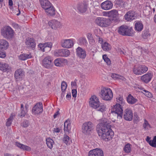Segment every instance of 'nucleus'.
Masks as SVG:
<instances>
[{"label":"nucleus","instance_id":"obj_1","mask_svg":"<svg viewBox=\"0 0 156 156\" xmlns=\"http://www.w3.org/2000/svg\"><path fill=\"white\" fill-rule=\"evenodd\" d=\"M96 130L99 136L103 140L108 141L112 140L114 132L111 128V125L105 118L101 120V122L97 126Z\"/></svg>","mask_w":156,"mask_h":156},{"label":"nucleus","instance_id":"obj_2","mask_svg":"<svg viewBox=\"0 0 156 156\" xmlns=\"http://www.w3.org/2000/svg\"><path fill=\"white\" fill-rule=\"evenodd\" d=\"M89 104L90 106L97 111L103 112L106 110L105 106L100 103L98 98L95 95L90 98Z\"/></svg>","mask_w":156,"mask_h":156},{"label":"nucleus","instance_id":"obj_3","mask_svg":"<svg viewBox=\"0 0 156 156\" xmlns=\"http://www.w3.org/2000/svg\"><path fill=\"white\" fill-rule=\"evenodd\" d=\"M118 32L119 34L123 36H133L134 35L132 27L126 25H123L119 27Z\"/></svg>","mask_w":156,"mask_h":156},{"label":"nucleus","instance_id":"obj_4","mask_svg":"<svg viewBox=\"0 0 156 156\" xmlns=\"http://www.w3.org/2000/svg\"><path fill=\"white\" fill-rule=\"evenodd\" d=\"M100 94L101 97L105 100L110 101L113 97L112 92L110 88L106 87L101 88Z\"/></svg>","mask_w":156,"mask_h":156},{"label":"nucleus","instance_id":"obj_5","mask_svg":"<svg viewBox=\"0 0 156 156\" xmlns=\"http://www.w3.org/2000/svg\"><path fill=\"white\" fill-rule=\"evenodd\" d=\"M1 33L4 37L10 39L13 37L14 31L10 27L6 26L1 30Z\"/></svg>","mask_w":156,"mask_h":156},{"label":"nucleus","instance_id":"obj_6","mask_svg":"<svg viewBox=\"0 0 156 156\" xmlns=\"http://www.w3.org/2000/svg\"><path fill=\"white\" fill-rule=\"evenodd\" d=\"M111 112L117 115L118 118L121 119L122 117L123 110L122 105L119 104H116L113 105L112 109Z\"/></svg>","mask_w":156,"mask_h":156},{"label":"nucleus","instance_id":"obj_7","mask_svg":"<svg viewBox=\"0 0 156 156\" xmlns=\"http://www.w3.org/2000/svg\"><path fill=\"white\" fill-rule=\"evenodd\" d=\"M96 23L101 27H107L109 26L111 23V20L108 18L98 17L95 21Z\"/></svg>","mask_w":156,"mask_h":156},{"label":"nucleus","instance_id":"obj_8","mask_svg":"<svg viewBox=\"0 0 156 156\" xmlns=\"http://www.w3.org/2000/svg\"><path fill=\"white\" fill-rule=\"evenodd\" d=\"M94 127V125L91 122H85L82 125V132L85 134H89L93 130Z\"/></svg>","mask_w":156,"mask_h":156},{"label":"nucleus","instance_id":"obj_9","mask_svg":"<svg viewBox=\"0 0 156 156\" xmlns=\"http://www.w3.org/2000/svg\"><path fill=\"white\" fill-rule=\"evenodd\" d=\"M147 70V67L145 66H135L133 67V72L136 75H140L145 73Z\"/></svg>","mask_w":156,"mask_h":156},{"label":"nucleus","instance_id":"obj_10","mask_svg":"<svg viewBox=\"0 0 156 156\" xmlns=\"http://www.w3.org/2000/svg\"><path fill=\"white\" fill-rule=\"evenodd\" d=\"M52 61L50 56H47L42 61L43 65L46 68H51L53 65Z\"/></svg>","mask_w":156,"mask_h":156},{"label":"nucleus","instance_id":"obj_11","mask_svg":"<svg viewBox=\"0 0 156 156\" xmlns=\"http://www.w3.org/2000/svg\"><path fill=\"white\" fill-rule=\"evenodd\" d=\"M25 72L21 69H19L16 70L14 76L16 81L21 80L24 76Z\"/></svg>","mask_w":156,"mask_h":156},{"label":"nucleus","instance_id":"obj_12","mask_svg":"<svg viewBox=\"0 0 156 156\" xmlns=\"http://www.w3.org/2000/svg\"><path fill=\"white\" fill-rule=\"evenodd\" d=\"M32 112L34 114H38L43 111V105L42 103L39 102L37 103L33 107Z\"/></svg>","mask_w":156,"mask_h":156},{"label":"nucleus","instance_id":"obj_13","mask_svg":"<svg viewBox=\"0 0 156 156\" xmlns=\"http://www.w3.org/2000/svg\"><path fill=\"white\" fill-rule=\"evenodd\" d=\"M61 44L62 47L70 48L73 46V41L70 39H63L61 41Z\"/></svg>","mask_w":156,"mask_h":156},{"label":"nucleus","instance_id":"obj_14","mask_svg":"<svg viewBox=\"0 0 156 156\" xmlns=\"http://www.w3.org/2000/svg\"><path fill=\"white\" fill-rule=\"evenodd\" d=\"M88 156H103V151L100 149L96 148L90 151Z\"/></svg>","mask_w":156,"mask_h":156},{"label":"nucleus","instance_id":"obj_15","mask_svg":"<svg viewBox=\"0 0 156 156\" xmlns=\"http://www.w3.org/2000/svg\"><path fill=\"white\" fill-rule=\"evenodd\" d=\"M35 40L33 38H28L26 39V45L28 48L34 50L36 47Z\"/></svg>","mask_w":156,"mask_h":156},{"label":"nucleus","instance_id":"obj_16","mask_svg":"<svg viewBox=\"0 0 156 156\" xmlns=\"http://www.w3.org/2000/svg\"><path fill=\"white\" fill-rule=\"evenodd\" d=\"M135 12L134 11L130 10L127 12L125 15L124 17L126 20L128 21H131L135 19L136 16H135Z\"/></svg>","mask_w":156,"mask_h":156},{"label":"nucleus","instance_id":"obj_17","mask_svg":"<svg viewBox=\"0 0 156 156\" xmlns=\"http://www.w3.org/2000/svg\"><path fill=\"white\" fill-rule=\"evenodd\" d=\"M133 117V113L132 110L128 109H126L124 110L123 118L125 120L131 121Z\"/></svg>","mask_w":156,"mask_h":156},{"label":"nucleus","instance_id":"obj_18","mask_svg":"<svg viewBox=\"0 0 156 156\" xmlns=\"http://www.w3.org/2000/svg\"><path fill=\"white\" fill-rule=\"evenodd\" d=\"M113 3L111 1L107 0L102 2L101 5L102 9L105 10H108L111 9L113 7Z\"/></svg>","mask_w":156,"mask_h":156},{"label":"nucleus","instance_id":"obj_19","mask_svg":"<svg viewBox=\"0 0 156 156\" xmlns=\"http://www.w3.org/2000/svg\"><path fill=\"white\" fill-rule=\"evenodd\" d=\"M76 54L80 58L84 59L86 56V53L85 50L79 47L76 49Z\"/></svg>","mask_w":156,"mask_h":156},{"label":"nucleus","instance_id":"obj_20","mask_svg":"<svg viewBox=\"0 0 156 156\" xmlns=\"http://www.w3.org/2000/svg\"><path fill=\"white\" fill-rule=\"evenodd\" d=\"M48 25L52 29L55 30L60 27L61 24L57 20H52L48 22Z\"/></svg>","mask_w":156,"mask_h":156},{"label":"nucleus","instance_id":"obj_21","mask_svg":"<svg viewBox=\"0 0 156 156\" xmlns=\"http://www.w3.org/2000/svg\"><path fill=\"white\" fill-rule=\"evenodd\" d=\"M57 55L59 56L67 57L70 54L69 51L66 49H62L58 50L56 52Z\"/></svg>","mask_w":156,"mask_h":156},{"label":"nucleus","instance_id":"obj_22","mask_svg":"<svg viewBox=\"0 0 156 156\" xmlns=\"http://www.w3.org/2000/svg\"><path fill=\"white\" fill-rule=\"evenodd\" d=\"M153 75L151 73H147L141 77V80L146 83H148L152 77Z\"/></svg>","mask_w":156,"mask_h":156},{"label":"nucleus","instance_id":"obj_23","mask_svg":"<svg viewBox=\"0 0 156 156\" xmlns=\"http://www.w3.org/2000/svg\"><path fill=\"white\" fill-rule=\"evenodd\" d=\"M87 5L85 3H81L78 4L77 8L79 12L81 13L85 12L87 8Z\"/></svg>","mask_w":156,"mask_h":156},{"label":"nucleus","instance_id":"obj_24","mask_svg":"<svg viewBox=\"0 0 156 156\" xmlns=\"http://www.w3.org/2000/svg\"><path fill=\"white\" fill-rule=\"evenodd\" d=\"M144 26L142 22L136 21L135 24V29L138 32L141 31L143 29Z\"/></svg>","mask_w":156,"mask_h":156},{"label":"nucleus","instance_id":"obj_25","mask_svg":"<svg viewBox=\"0 0 156 156\" xmlns=\"http://www.w3.org/2000/svg\"><path fill=\"white\" fill-rule=\"evenodd\" d=\"M9 44L6 40L4 39L0 40V49L2 50L7 49L9 47Z\"/></svg>","mask_w":156,"mask_h":156},{"label":"nucleus","instance_id":"obj_26","mask_svg":"<svg viewBox=\"0 0 156 156\" xmlns=\"http://www.w3.org/2000/svg\"><path fill=\"white\" fill-rule=\"evenodd\" d=\"M45 11L49 16H54L55 14V9L52 5L45 9Z\"/></svg>","mask_w":156,"mask_h":156},{"label":"nucleus","instance_id":"obj_27","mask_svg":"<svg viewBox=\"0 0 156 156\" xmlns=\"http://www.w3.org/2000/svg\"><path fill=\"white\" fill-rule=\"evenodd\" d=\"M39 1L42 7L44 10L52 5L48 0H39Z\"/></svg>","mask_w":156,"mask_h":156},{"label":"nucleus","instance_id":"obj_28","mask_svg":"<svg viewBox=\"0 0 156 156\" xmlns=\"http://www.w3.org/2000/svg\"><path fill=\"white\" fill-rule=\"evenodd\" d=\"M118 15V11L116 10L113 9L106 12L105 15L109 17H112L113 18H116Z\"/></svg>","mask_w":156,"mask_h":156},{"label":"nucleus","instance_id":"obj_29","mask_svg":"<svg viewBox=\"0 0 156 156\" xmlns=\"http://www.w3.org/2000/svg\"><path fill=\"white\" fill-rule=\"evenodd\" d=\"M16 145L21 149L24 150H26L29 151L31 150V148L30 147L17 142H16Z\"/></svg>","mask_w":156,"mask_h":156},{"label":"nucleus","instance_id":"obj_30","mask_svg":"<svg viewBox=\"0 0 156 156\" xmlns=\"http://www.w3.org/2000/svg\"><path fill=\"white\" fill-rule=\"evenodd\" d=\"M9 66L8 64L4 63H0V70L4 72L9 71Z\"/></svg>","mask_w":156,"mask_h":156},{"label":"nucleus","instance_id":"obj_31","mask_svg":"<svg viewBox=\"0 0 156 156\" xmlns=\"http://www.w3.org/2000/svg\"><path fill=\"white\" fill-rule=\"evenodd\" d=\"M32 56L31 54L23 53L19 56V59L21 60L24 61L28 59L31 58Z\"/></svg>","mask_w":156,"mask_h":156},{"label":"nucleus","instance_id":"obj_32","mask_svg":"<svg viewBox=\"0 0 156 156\" xmlns=\"http://www.w3.org/2000/svg\"><path fill=\"white\" fill-rule=\"evenodd\" d=\"M125 2H123L122 0H117L115 1V5L116 8H122L125 7Z\"/></svg>","mask_w":156,"mask_h":156},{"label":"nucleus","instance_id":"obj_33","mask_svg":"<svg viewBox=\"0 0 156 156\" xmlns=\"http://www.w3.org/2000/svg\"><path fill=\"white\" fill-rule=\"evenodd\" d=\"M127 102L129 104H133L136 103L137 99L134 98L131 94L129 95L126 98Z\"/></svg>","mask_w":156,"mask_h":156},{"label":"nucleus","instance_id":"obj_34","mask_svg":"<svg viewBox=\"0 0 156 156\" xmlns=\"http://www.w3.org/2000/svg\"><path fill=\"white\" fill-rule=\"evenodd\" d=\"M70 121L67 120L66 121L64 124V130L66 132H69L70 129Z\"/></svg>","mask_w":156,"mask_h":156},{"label":"nucleus","instance_id":"obj_35","mask_svg":"<svg viewBox=\"0 0 156 156\" xmlns=\"http://www.w3.org/2000/svg\"><path fill=\"white\" fill-rule=\"evenodd\" d=\"M46 141L48 147L51 149L53 147V145L54 143L53 140L50 138H48L46 139Z\"/></svg>","mask_w":156,"mask_h":156},{"label":"nucleus","instance_id":"obj_36","mask_svg":"<svg viewBox=\"0 0 156 156\" xmlns=\"http://www.w3.org/2000/svg\"><path fill=\"white\" fill-rule=\"evenodd\" d=\"M63 141L66 145H69L72 143V140L69 137L66 135H64L62 139Z\"/></svg>","mask_w":156,"mask_h":156},{"label":"nucleus","instance_id":"obj_37","mask_svg":"<svg viewBox=\"0 0 156 156\" xmlns=\"http://www.w3.org/2000/svg\"><path fill=\"white\" fill-rule=\"evenodd\" d=\"M102 48L104 51H109L111 50V47L108 43L105 42L102 44Z\"/></svg>","mask_w":156,"mask_h":156},{"label":"nucleus","instance_id":"obj_38","mask_svg":"<svg viewBox=\"0 0 156 156\" xmlns=\"http://www.w3.org/2000/svg\"><path fill=\"white\" fill-rule=\"evenodd\" d=\"M78 42L80 45H84L87 43L86 38L84 37H81L79 38Z\"/></svg>","mask_w":156,"mask_h":156},{"label":"nucleus","instance_id":"obj_39","mask_svg":"<svg viewBox=\"0 0 156 156\" xmlns=\"http://www.w3.org/2000/svg\"><path fill=\"white\" fill-rule=\"evenodd\" d=\"M131 146L132 145L129 143L126 144L123 148V150L126 153H130L131 151Z\"/></svg>","mask_w":156,"mask_h":156},{"label":"nucleus","instance_id":"obj_40","mask_svg":"<svg viewBox=\"0 0 156 156\" xmlns=\"http://www.w3.org/2000/svg\"><path fill=\"white\" fill-rule=\"evenodd\" d=\"M45 47L44 49V51H50L52 47V44L51 42H47L45 43Z\"/></svg>","mask_w":156,"mask_h":156},{"label":"nucleus","instance_id":"obj_41","mask_svg":"<svg viewBox=\"0 0 156 156\" xmlns=\"http://www.w3.org/2000/svg\"><path fill=\"white\" fill-rule=\"evenodd\" d=\"M150 35L151 34L149 32V30L146 29L143 31L142 36L145 39L149 37Z\"/></svg>","mask_w":156,"mask_h":156},{"label":"nucleus","instance_id":"obj_42","mask_svg":"<svg viewBox=\"0 0 156 156\" xmlns=\"http://www.w3.org/2000/svg\"><path fill=\"white\" fill-rule=\"evenodd\" d=\"M149 144L152 147H156V136H154L152 140L150 141Z\"/></svg>","mask_w":156,"mask_h":156},{"label":"nucleus","instance_id":"obj_43","mask_svg":"<svg viewBox=\"0 0 156 156\" xmlns=\"http://www.w3.org/2000/svg\"><path fill=\"white\" fill-rule=\"evenodd\" d=\"M103 58L108 65H110V60L107 57V56L106 55H103Z\"/></svg>","mask_w":156,"mask_h":156},{"label":"nucleus","instance_id":"obj_44","mask_svg":"<svg viewBox=\"0 0 156 156\" xmlns=\"http://www.w3.org/2000/svg\"><path fill=\"white\" fill-rule=\"evenodd\" d=\"M67 85L66 83L64 81H63L61 83L62 91H65L67 88Z\"/></svg>","mask_w":156,"mask_h":156},{"label":"nucleus","instance_id":"obj_45","mask_svg":"<svg viewBox=\"0 0 156 156\" xmlns=\"http://www.w3.org/2000/svg\"><path fill=\"white\" fill-rule=\"evenodd\" d=\"M45 43L43 44L40 43L38 45L39 49L43 52L44 51V49H45L44 48L45 47Z\"/></svg>","mask_w":156,"mask_h":156},{"label":"nucleus","instance_id":"obj_46","mask_svg":"<svg viewBox=\"0 0 156 156\" xmlns=\"http://www.w3.org/2000/svg\"><path fill=\"white\" fill-rule=\"evenodd\" d=\"M29 124V122L27 120H24L21 123V126L23 127L26 128L28 126Z\"/></svg>","mask_w":156,"mask_h":156},{"label":"nucleus","instance_id":"obj_47","mask_svg":"<svg viewBox=\"0 0 156 156\" xmlns=\"http://www.w3.org/2000/svg\"><path fill=\"white\" fill-rule=\"evenodd\" d=\"M117 101L119 103V104H121V105H123L124 104V100L122 97H119L118 98H116Z\"/></svg>","mask_w":156,"mask_h":156},{"label":"nucleus","instance_id":"obj_48","mask_svg":"<svg viewBox=\"0 0 156 156\" xmlns=\"http://www.w3.org/2000/svg\"><path fill=\"white\" fill-rule=\"evenodd\" d=\"M21 112L20 114H18V115L20 116L21 117H24L26 114L27 113V111H25L24 109L20 110Z\"/></svg>","mask_w":156,"mask_h":156},{"label":"nucleus","instance_id":"obj_49","mask_svg":"<svg viewBox=\"0 0 156 156\" xmlns=\"http://www.w3.org/2000/svg\"><path fill=\"white\" fill-rule=\"evenodd\" d=\"M54 63L56 66H60L62 62L59 58H57L54 60Z\"/></svg>","mask_w":156,"mask_h":156},{"label":"nucleus","instance_id":"obj_50","mask_svg":"<svg viewBox=\"0 0 156 156\" xmlns=\"http://www.w3.org/2000/svg\"><path fill=\"white\" fill-rule=\"evenodd\" d=\"M143 93L147 97L151 98L152 97V95L151 93L146 90H144Z\"/></svg>","mask_w":156,"mask_h":156},{"label":"nucleus","instance_id":"obj_51","mask_svg":"<svg viewBox=\"0 0 156 156\" xmlns=\"http://www.w3.org/2000/svg\"><path fill=\"white\" fill-rule=\"evenodd\" d=\"M111 76L113 79L114 80H117L118 79L119 76V75L115 73H112L111 74Z\"/></svg>","mask_w":156,"mask_h":156},{"label":"nucleus","instance_id":"obj_52","mask_svg":"<svg viewBox=\"0 0 156 156\" xmlns=\"http://www.w3.org/2000/svg\"><path fill=\"white\" fill-rule=\"evenodd\" d=\"M143 126L144 129H146L148 128V126H150V125L148 122L145 119H144V123L143 124Z\"/></svg>","mask_w":156,"mask_h":156},{"label":"nucleus","instance_id":"obj_53","mask_svg":"<svg viewBox=\"0 0 156 156\" xmlns=\"http://www.w3.org/2000/svg\"><path fill=\"white\" fill-rule=\"evenodd\" d=\"M72 95L73 97L76 98V97L77 90L76 89H73L72 91Z\"/></svg>","mask_w":156,"mask_h":156},{"label":"nucleus","instance_id":"obj_54","mask_svg":"<svg viewBox=\"0 0 156 156\" xmlns=\"http://www.w3.org/2000/svg\"><path fill=\"white\" fill-rule=\"evenodd\" d=\"M87 37L88 40H90L92 38V34L91 33H88L87 34Z\"/></svg>","mask_w":156,"mask_h":156},{"label":"nucleus","instance_id":"obj_55","mask_svg":"<svg viewBox=\"0 0 156 156\" xmlns=\"http://www.w3.org/2000/svg\"><path fill=\"white\" fill-rule=\"evenodd\" d=\"M97 37L98 42L100 44H102L103 42V39L100 37L99 36H97Z\"/></svg>","mask_w":156,"mask_h":156},{"label":"nucleus","instance_id":"obj_56","mask_svg":"<svg viewBox=\"0 0 156 156\" xmlns=\"http://www.w3.org/2000/svg\"><path fill=\"white\" fill-rule=\"evenodd\" d=\"M12 26L16 29H18L19 27V25L15 23H12Z\"/></svg>","mask_w":156,"mask_h":156},{"label":"nucleus","instance_id":"obj_57","mask_svg":"<svg viewBox=\"0 0 156 156\" xmlns=\"http://www.w3.org/2000/svg\"><path fill=\"white\" fill-rule=\"evenodd\" d=\"M5 54L0 51V57L2 58H3L5 57Z\"/></svg>","mask_w":156,"mask_h":156},{"label":"nucleus","instance_id":"obj_58","mask_svg":"<svg viewBox=\"0 0 156 156\" xmlns=\"http://www.w3.org/2000/svg\"><path fill=\"white\" fill-rule=\"evenodd\" d=\"M66 98L68 100H69L71 98V95L70 93L66 95Z\"/></svg>","mask_w":156,"mask_h":156},{"label":"nucleus","instance_id":"obj_59","mask_svg":"<svg viewBox=\"0 0 156 156\" xmlns=\"http://www.w3.org/2000/svg\"><path fill=\"white\" fill-rule=\"evenodd\" d=\"M11 123L12 121L8 119V120L6 123V126H10Z\"/></svg>","mask_w":156,"mask_h":156},{"label":"nucleus","instance_id":"obj_60","mask_svg":"<svg viewBox=\"0 0 156 156\" xmlns=\"http://www.w3.org/2000/svg\"><path fill=\"white\" fill-rule=\"evenodd\" d=\"M60 130L58 128L54 129V131L56 133H59L60 132Z\"/></svg>","mask_w":156,"mask_h":156},{"label":"nucleus","instance_id":"obj_61","mask_svg":"<svg viewBox=\"0 0 156 156\" xmlns=\"http://www.w3.org/2000/svg\"><path fill=\"white\" fill-rule=\"evenodd\" d=\"M59 114V111H58L56 112L54 115L53 117L54 118H55L57 117V116Z\"/></svg>","mask_w":156,"mask_h":156},{"label":"nucleus","instance_id":"obj_62","mask_svg":"<svg viewBox=\"0 0 156 156\" xmlns=\"http://www.w3.org/2000/svg\"><path fill=\"white\" fill-rule=\"evenodd\" d=\"M151 138L150 137L148 136H147V138L146 139V141L148 142L149 144L150 143V141H151V140H150Z\"/></svg>","mask_w":156,"mask_h":156},{"label":"nucleus","instance_id":"obj_63","mask_svg":"<svg viewBox=\"0 0 156 156\" xmlns=\"http://www.w3.org/2000/svg\"><path fill=\"white\" fill-rule=\"evenodd\" d=\"M13 3L12 0H9V5L12 6L13 5Z\"/></svg>","mask_w":156,"mask_h":156},{"label":"nucleus","instance_id":"obj_64","mask_svg":"<svg viewBox=\"0 0 156 156\" xmlns=\"http://www.w3.org/2000/svg\"><path fill=\"white\" fill-rule=\"evenodd\" d=\"M71 85L72 87L76 86V83L75 82H72L71 83Z\"/></svg>","mask_w":156,"mask_h":156}]
</instances>
